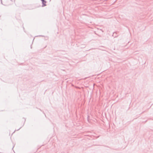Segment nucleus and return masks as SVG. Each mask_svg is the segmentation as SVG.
I'll return each mask as SVG.
<instances>
[{
    "label": "nucleus",
    "mask_w": 153,
    "mask_h": 153,
    "mask_svg": "<svg viewBox=\"0 0 153 153\" xmlns=\"http://www.w3.org/2000/svg\"><path fill=\"white\" fill-rule=\"evenodd\" d=\"M42 1H43V2H44V0H42Z\"/></svg>",
    "instance_id": "obj_1"
}]
</instances>
